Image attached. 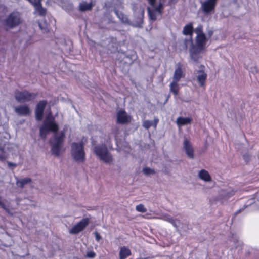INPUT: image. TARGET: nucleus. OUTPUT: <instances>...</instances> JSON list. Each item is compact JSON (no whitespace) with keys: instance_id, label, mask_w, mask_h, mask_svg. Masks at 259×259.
Instances as JSON below:
<instances>
[{"instance_id":"1","label":"nucleus","mask_w":259,"mask_h":259,"mask_svg":"<svg viewBox=\"0 0 259 259\" xmlns=\"http://www.w3.org/2000/svg\"><path fill=\"white\" fill-rule=\"evenodd\" d=\"M54 120L55 118L52 114L49 113L46 117L42 126L49 132L55 133L53 137L50 138L49 143L51 146L52 154L58 157L63 146L65 135L63 131L60 132L58 134H57L59 127L57 124L54 122Z\"/></svg>"},{"instance_id":"2","label":"nucleus","mask_w":259,"mask_h":259,"mask_svg":"<svg viewBox=\"0 0 259 259\" xmlns=\"http://www.w3.org/2000/svg\"><path fill=\"white\" fill-rule=\"evenodd\" d=\"M71 155L73 158L77 162H83L85 160L84 144L80 143L73 142L71 144Z\"/></svg>"},{"instance_id":"3","label":"nucleus","mask_w":259,"mask_h":259,"mask_svg":"<svg viewBox=\"0 0 259 259\" xmlns=\"http://www.w3.org/2000/svg\"><path fill=\"white\" fill-rule=\"evenodd\" d=\"M37 93H31L27 90L22 91L16 90L14 92L15 98L19 103L33 101L37 98Z\"/></svg>"},{"instance_id":"4","label":"nucleus","mask_w":259,"mask_h":259,"mask_svg":"<svg viewBox=\"0 0 259 259\" xmlns=\"http://www.w3.org/2000/svg\"><path fill=\"white\" fill-rule=\"evenodd\" d=\"M94 152L101 160L106 163H110L113 160L112 157L105 145H100L95 146L94 147Z\"/></svg>"},{"instance_id":"5","label":"nucleus","mask_w":259,"mask_h":259,"mask_svg":"<svg viewBox=\"0 0 259 259\" xmlns=\"http://www.w3.org/2000/svg\"><path fill=\"white\" fill-rule=\"evenodd\" d=\"M21 22L20 14L14 11L4 20L3 24L7 28L12 29L19 25Z\"/></svg>"},{"instance_id":"6","label":"nucleus","mask_w":259,"mask_h":259,"mask_svg":"<svg viewBox=\"0 0 259 259\" xmlns=\"http://www.w3.org/2000/svg\"><path fill=\"white\" fill-rule=\"evenodd\" d=\"M90 219L89 218H83L76 225L73 226L70 230V233L76 234L83 230L84 228L89 225Z\"/></svg>"},{"instance_id":"7","label":"nucleus","mask_w":259,"mask_h":259,"mask_svg":"<svg viewBox=\"0 0 259 259\" xmlns=\"http://www.w3.org/2000/svg\"><path fill=\"white\" fill-rule=\"evenodd\" d=\"M200 68V70L196 71V79L199 86L205 89L207 74L205 72V66L203 65H201Z\"/></svg>"},{"instance_id":"8","label":"nucleus","mask_w":259,"mask_h":259,"mask_svg":"<svg viewBox=\"0 0 259 259\" xmlns=\"http://www.w3.org/2000/svg\"><path fill=\"white\" fill-rule=\"evenodd\" d=\"M205 49L199 47L197 45L193 44L190 49V56L191 58L195 62H198L199 59L202 58V56L200 55V53L205 50Z\"/></svg>"},{"instance_id":"9","label":"nucleus","mask_w":259,"mask_h":259,"mask_svg":"<svg viewBox=\"0 0 259 259\" xmlns=\"http://www.w3.org/2000/svg\"><path fill=\"white\" fill-rule=\"evenodd\" d=\"M46 100H41L39 101L35 109V116L36 120L41 121L43 118L45 109L47 105Z\"/></svg>"},{"instance_id":"10","label":"nucleus","mask_w":259,"mask_h":259,"mask_svg":"<svg viewBox=\"0 0 259 259\" xmlns=\"http://www.w3.org/2000/svg\"><path fill=\"white\" fill-rule=\"evenodd\" d=\"M152 9L149 7L147 8V11L149 18L152 21H155L157 19L156 13L161 15L162 13V10L163 9V4L160 2L158 6H156L155 4L154 6H151Z\"/></svg>"},{"instance_id":"11","label":"nucleus","mask_w":259,"mask_h":259,"mask_svg":"<svg viewBox=\"0 0 259 259\" xmlns=\"http://www.w3.org/2000/svg\"><path fill=\"white\" fill-rule=\"evenodd\" d=\"M34 7L35 10L40 16L45 17L47 14V10L41 4L42 0H27Z\"/></svg>"},{"instance_id":"12","label":"nucleus","mask_w":259,"mask_h":259,"mask_svg":"<svg viewBox=\"0 0 259 259\" xmlns=\"http://www.w3.org/2000/svg\"><path fill=\"white\" fill-rule=\"evenodd\" d=\"M183 145L184 149L187 156L191 159L194 158V149L190 141L187 139H185L183 142Z\"/></svg>"},{"instance_id":"13","label":"nucleus","mask_w":259,"mask_h":259,"mask_svg":"<svg viewBox=\"0 0 259 259\" xmlns=\"http://www.w3.org/2000/svg\"><path fill=\"white\" fill-rule=\"evenodd\" d=\"M131 118L127 115L125 110H120L117 114V121L119 124H126L130 122Z\"/></svg>"},{"instance_id":"14","label":"nucleus","mask_w":259,"mask_h":259,"mask_svg":"<svg viewBox=\"0 0 259 259\" xmlns=\"http://www.w3.org/2000/svg\"><path fill=\"white\" fill-rule=\"evenodd\" d=\"M215 6L210 1L206 0L202 4V9L204 13L208 14L214 11Z\"/></svg>"},{"instance_id":"15","label":"nucleus","mask_w":259,"mask_h":259,"mask_svg":"<svg viewBox=\"0 0 259 259\" xmlns=\"http://www.w3.org/2000/svg\"><path fill=\"white\" fill-rule=\"evenodd\" d=\"M15 112L19 115L26 116L30 114V109L27 105L19 106L15 108Z\"/></svg>"},{"instance_id":"16","label":"nucleus","mask_w":259,"mask_h":259,"mask_svg":"<svg viewBox=\"0 0 259 259\" xmlns=\"http://www.w3.org/2000/svg\"><path fill=\"white\" fill-rule=\"evenodd\" d=\"M184 76L185 74L183 72L182 65L179 64L174 72L172 81L179 82L181 78L184 77Z\"/></svg>"},{"instance_id":"17","label":"nucleus","mask_w":259,"mask_h":259,"mask_svg":"<svg viewBox=\"0 0 259 259\" xmlns=\"http://www.w3.org/2000/svg\"><path fill=\"white\" fill-rule=\"evenodd\" d=\"M131 254V250L128 247L125 246L121 247L119 252V259H126Z\"/></svg>"},{"instance_id":"18","label":"nucleus","mask_w":259,"mask_h":259,"mask_svg":"<svg viewBox=\"0 0 259 259\" xmlns=\"http://www.w3.org/2000/svg\"><path fill=\"white\" fill-rule=\"evenodd\" d=\"M207 38L205 35H198L196 37V44L203 49L206 48Z\"/></svg>"},{"instance_id":"19","label":"nucleus","mask_w":259,"mask_h":259,"mask_svg":"<svg viewBox=\"0 0 259 259\" xmlns=\"http://www.w3.org/2000/svg\"><path fill=\"white\" fill-rule=\"evenodd\" d=\"M199 178L205 182H210L211 180V177L209 172L205 169H201L199 171L198 174Z\"/></svg>"},{"instance_id":"20","label":"nucleus","mask_w":259,"mask_h":259,"mask_svg":"<svg viewBox=\"0 0 259 259\" xmlns=\"http://www.w3.org/2000/svg\"><path fill=\"white\" fill-rule=\"evenodd\" d=\"M94 6L92 2L87 3L86 2H83L80 3L79 6V10L81 12L91 10Z\"/></svg>"},{"instance_id":"21","label":"nucleus","mask_w":259,"mask_h":259,"mask_svg":"<svg viewBox=\"0 0 259 259\" xmlns=\"http://www.w3.org/2000/svg\"><path fill=\"white\" fill-rule=\"evenodd\" d=\"M192 119L190 117H179L177 119V123L178 126H181L188 124H190Z\"/></svg>"},{"instance_id":"22","label":"nucleus","mask_w":259,"mask_h":259,"mask_svg":"<svg viewBox=\"0 0 259 259\" xmlns=\"http://www.w3.org/2000/svg\"><path fill=\"white\" fill-rule=\"evenodd\" d=\"M193 31V24L192 23H189L184 27L183 34L185 35H190L192 37Z\"/></svg>"},{"instance_id":"23","label":"nucleus","mask_w":259,"mask_h":259,"mask_svg":"<svg viewBox=\"0 0 259 259\" xmlns=\"http://www.w3.org/2000/svg\"><path fill=\"white\" fill-rule=\"evenodd\" d=\"M32 182V180L30 178H25L23 179L18 180L16 181L17 185L20 187L21 188H23L25 187V185L27 184L28 183H31Z\"/></svg>"},{"instance_id":"24","label":"nucleus","mask_w":259,"mask_h":259,"mask_svg":"<svg viewBox=\"0 0 259 259\" xmlns=\"http://www.w3.org/2000/svg\"><path fill=\"white\" fill-rule=\"evenodd\" d=\"M170 91L174 95L177 96L178 95L179 91V86L178 82L172 81L169 84Z\"/></svg>"},{"instance_id":"25","label":"nucleus","mask_w":259,"mask_h":259,"mask_svg":"<svg viewBox=\"0 0 259 259\" xmlns=\"http://www.w3.org/2000/svg\"><path fill=\"white\" fill-rule=\"evenodd\" d=\"M114 12L116 15L117 16V17L122 22H126L127 21V18L125 16V15L122 12L119 11L118 10H114Z\"/></svg>"},{"instance_id":"26","label":"nucleus","mask_w":259,"mask_h":259,"mask_svg":"<svg viewBox=\"0 0 259 259\" xmlns=\"http://www.w3.org/2000/svg\"><path fill=\"white\" fill-rule=\"evenodd\" d=\"M38 25L40 29L44 32H48L49 31V25L47 23L46 21H44L43 23L39 22Z\"/></svg>"},{"instance_id":"27","label":"nucleus","mask_w":259,"mask_h":259,"mask_svg":"<svg viewBox=\"0 0 259 259\" xmlns=\"http://www.w3.org/2000/svg\"><path fill=\"white\" fill-rule=\"evenodd\" d=\"M195 32L197 34V36L205 35L203 32V26L201 24L195 28Z\"/></svg>"},{"instance_id":"28","label":"nucleus","mask_w":259,"mask_h":259,"mask_svg":"<svg viewBox=\"0 0 259 259\" xmlns=\"http://www.w3.org/2000/svg\"><path fill=\"white\" fill-rule=\"evenodd\" d=\"M136 210L138 212L144 213L147 211V209L145 207L144 205L142 204H140L136 206Z\"/></svg>"},{"instance_id":"29","label":"nucleus","mask_w":259,"mask_h":259,"mask_svg":"<svg viewBox=\"0 0 259 259\" xmlns=\"http://www.w3.org/2000/svg\"><path fill=\"white\" fill-rule=\"evenodd\" d=\"M49 132V131L46 130L43 126H41L40 128V136L43 138H45L47 134Z\"/></svg>"},{"instance_id":"30","label":"nucleus","mask_w":259,"mask_h":259,"mask_svg":"<svg viewBox=\"0 0 259 259\" xmlns=\"http://www.w3.org/2000/svg\"><path fill=\"white\" fill-rule=\"evenodd\" d=\"M143 172L146 175H150L155 174L154 169L150 168L149 167H145L143 169Z\"/></svg>"},{"instance_id":"31","label":"nucleus","mask_w":259,"mask_h":259,"mask_svg":"<svg viewBox=\"0 0 259 259\" xmlns=\"http://www.w3.org/2000/svg\"><path fill=\"white\" fill-rule=\"evenodd\" d=\"M0 151L2 153V154H0V161L4 162L6 160V159L7 158L6 156L5 155L4 148L1 147Z\"/></svg>"},{"instance_id":"32","label":"nucleus","mask_w":259,"mask_h":259,"mask_svg":"<svg viewBox=\"0 0 259 259\" xmlns=\"http://www.w3.org/2000/svg\"><path fill=\"white\" fill-rule=\"evenodd\" d=\"M96 254V253L94 251H90L87 252L85 257L87 258H93L95 257Z\"/></svg>"},{"instance_id":"33","label":"nucleus","mask_w":259,"mask_h":259,"mask_svg":"<svg viewBox=\"0 0 259 259\" xmlns=\"http://www.w3.org/2000/svg\"><path fill=\"white\" fill-rule=\"evenodd\" d=\"M152 125H153L152 121L145 120L143 122V126L146 129H148Z\"/></svg>"},{"instance_id":"34","label":"nucleus","mask_w":259,"mask_h":259,"mask_svg":"<svg viewBox=\"0 0 259 259\" xmlns=\"http://www.w3.org/2000/svg\"><path fill=\"white\" fill-rule=\"evenodd\" d=\"M95 235L96 241H99L101 239V236L100 235V234L98 233L97 232H95Z\"/></svg>"},{"instance_id":"35","label":"nucleus","mask_w":259,"mask_h":259,"mask_svg":"<svg viewBox=\"0 0 259 259\" xmlns=\"http://www.w3.org/2000/svg\"><path fill=\"white\" fill-rule=\"evenodd\" d=\"M7 164H8V165L9 166V167H10L17 166V164L16 163H12L11 162H9V161L7 162Z\"/></svg>"},{"instance_id":"36","label":"nucleus","mask_w":259,"mask_h":259,"mask_svg":"<svg viewBox=\"0 0 259 259\" xmlns=\"http://www.w3.org/2000/svg\"><path fill=\"white\" fill-rule=\"evenodd\" d=\"M154 121V126L155 127H156L157 126V124L158 123V122L159 121V120L158 119H155Z\"/></svg>"},{"instance_id":"37","label":"nucleus","mask_w":259,"mask_h":259,"mask_svg":"<svg viewBox=\"0 0 259 259\" xmlns=\"http://www.w3.org/2000/svg\"><path fill=\"white\" fill-rule=\"evenodd\" d=\"M178 0H170L171 2H177Z\"/></svg>"},{"instance_id":"38","label":"nucleus","mask_w":259,"mask_h":259,"mask_svg":"<svg viewBox=\"0 0 259 259\" xmlns=\"http://www.w3.org/2000/svg\"><path fill=\"white\" fill-rule=\"evenodd\" d=\"M173 225H174L175 226H176V227L177 226H176V224H175V223H173Z\"/></svg>"}]
</instances>
